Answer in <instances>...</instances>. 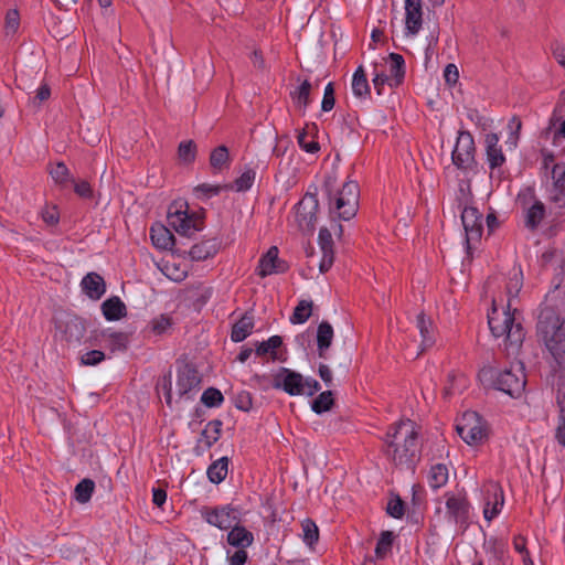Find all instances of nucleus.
<instances>
[{"label": "nucleus", "instance_id": "1", "mask_svg": "<svg viewBox=\"0 0 565 565\" xmlns=\"http://www.w3.org/2000/svg\"><path fill=\"white\" fill-rule=\"evenodd\" d=\"M383 452L397 469L414 472L420 459V446L415 423L402 419L391 425L383 439Z\"/></svg>", "mask_w": 565, "mask_h": 565}, {"label": "nucleus", "instance_id": "2", "mask_svg": "<svg viewBox=\"0 0 565 565\" xmlns=\"http://www.w3.org/2000/svg\"><path fill=\"white\" fill-rule=\"evenodd\" d=\"M537 332L559 367H565V308L544 305L537 321Z\"/></svg>", "mask_w": 565, "mask_h": 565}, {"label": "nucleus", "instance_id": "3", "mask_svg": "<svg viewBox=\"0 0 565 565\" xmlns=\"http://www.w3.org/2000/svg\"><path fill=\"white\" fill-rule=\"evenodd\" d=\"M322 191L328 199L331 216L349 221L356 215L360 189L355 181H347L338 186L337 178L328 174L324 177Z\"/></svg>", "mask_w": 565, "mask_h": 565}, {"label": "nucleus", "instance_id": "4", "mask_svg": "<svg viewBox=\"0 0 565 565\" xmlns=\"http://www.w3.org/2000/svg\"><path fill=\"white\" fill-rule=\"evenodd\" d=\"M510 305H508V308ZM488 324L495 338L504 337L509 353H516L525 338V331L521 322L516 321L515 312L510 310L499 311L493 301L492 310L488 315Z\"/></svg>", "mask_w": 565, "mask_h": 565}, {"label": "nucleus", "instance_id": "5", "mask_svg": "<svg viewBox=\"0 0 565 565\" xmlns=\"http://www.w3.org/2000/svg\"><path fill=\"white\" fill-rule=\"evenodd\" d=\"M478 377L484 386L493 387L512 397L521 395L526 384L521 370L516 374L512 370L498 371L492 366H484L479 371Z\"/></svg>", "mask_w": 565, "mask_h": 565}, {"label": "nucleus", "instance_id": "6", "mask_svg": "<svg viewBox=\"0 0 565 565\" xmlns=\"http://www.w3.org/2000/svg\"><path fill=\"white\" fill-rule=\"evenodd\" d=\"M458 435L468 445L481 444L487 437L484 420L478 413L469 411L463 413L456 426Z\"/></svg>", "mask_w": 565, "mask_h": 565}, {"label": "nucleus", "instance_id": "7", "mask_svg": "<svg viewBox=\"0 0 565 565\" xmlns=\"http://www.w3.org/2000/svg\"><path fill=\"white\" fill-rule=\"evenodd\" d=\"M475 152L476 146L472 135L469 131H459L451 154L454 164L463 171H475L477 168Z\"/></svg>", "mask_w": 565, "mask_h": 565}, {"label": "nucleus", "instance_id": "8", "mask_svg": "<svg viewBox=\"0 0 565 565\" xmlns=\"http://www.w3.org/2000/svg\"><path fill=\"white\" fill-rule=\"evenodd\" d=\"M168 222L177 233L184 236H191L203 228V218L194 213L189 214L186 210L183 211L182 205L169 207Z\"/></svg>", "mask_w": 565, "mask_h": 565}, {"label": "nucleus", "instance_id": "9", "mask_svg": "<svg viewBox=\"0 0 565 565\" xmlns=\"http://www.w3.org/2000/svg\"><path fill=\"white\" fill-rule=\"evenodd\" d=\"M319 201L316 193H306L296 205V221L303 232H312L317 222Z\"/></svg>", "mask_w": 565, "mask_h": 565}, {"label": "nucleus", "instance_id": "10", "mask_svg": "<svg viewBox=\"0 0 565 565\" xmlns=\"http://www.w3.org/2000/svg\"><path fill=\"white\" fill-rule=\"evenodd\" d=\"M203 519L211 525L221 530H228L233 524L238 523L239 512L231 504L215 508H204L202 510Z\"/></svg>", "mask_w": 565, "mask_h": 565}, {"label": "nucleus", "instance_id": "11", "mask_svg": "<svg viewBox=\"0 0 565 565\" xmlns=\"http://www.w3.org/2000/svg\"><path fill=\"white\" fill-rule=\"evenodd\" d=\"M271 385L274 388L281 390L291 396L305 394L303 376L287 367H280L273 375Z\"/></svg>", "mask_w": 565, "mask_h": 565}, {"label": "nucleus", "instance_id": "12", "mask_svg": "<svg viewBox=\"0 0 565 565\" xmlns=\"http://www.w3.org/2000/svg\"><path fill=\"white\" fill-rule=\"evenodd\" d=\"M461 221L466 232L467 252L470 253L471 243L478 242L482 235V214L472 206H467L461 212Z\"/></svg>", "mask_w": 565, "mask_h": 565}, {"label": "nucleus", "instance_id": "13", "mask_svg": "<svg viewBox=\"0 0 565 565\" xmlns=\"http://www.w3.org/2000/svg\"><path fill=\"white\" fill-rule=\"evenodd\" d=\"M423 25L422 0H405V33L415 36Z\"/></svg>", "mask_w": 565, "mask_h": 565}, {"label": "nucleus", "instance_id": "14", "mask_svg": "<svg viewBox=\"0 0 565 565\" xmlns=\"http://www.w3.org/2000/svg\"><path fill=\"white\" fill-rule=\"evenodd\" d=\"M287 269L285 262L278 258V248L271 246L258 262L257 274L260 277H266L277 273H284Z\"/></svg>", "mask_w": 565, "mask_h": 565}, {"label": "nucleus", "instance_id": "15", "mask_svg": "<svg viewBox=\"0 0 565 565\" xmlns=\"http://www.w3.org/2000/svg\"><path fill=\"white\" fill-rule=\"evenodd\" d=\"M487 501L483 510V515L488 521L495 518L504 502L503 491L498 483L491 482L487 487Z\"/></svg>", "mask_w": 565, "mask_h": 565}, {"label": "nucleus", "instance_id": "16", "mask_svg": "<svg viewBox=\"0 0 565 565\" xmlns=\"http://www.w3.org/2000/svg\"><path fill=\"white\" fill-rule=\"evenodd\" d=\"M447 514L455 523H466L469 518V503L465 498L448 497L446 501Z\"/></svg>", "mask_w": 565, "mask_h": 565}, {"label": "nucleus", "instance_id": "17", "mask_svg": "<svg viewBox=\"0 0 565 565\" xmlns=\"http://www.w3.org/2000/svg\"><path fill=\"white\" fill-rule=\"evenodd\" d=\"M200 384L199 373L192 367H184L178 375L177 388L181 397L186 396L193 390H199Z\"/></svg>", "mask_w": 565, "mask_h": 565}, {"label": "nucleus", "instance_id": "18", "mask_svg": "<svg viewBox=\"0 0 565 565\" xmlns=\"http://www.w3.org/2000/svg\"><path fill=\"white\" fill-rule=\"evenodd\" d=\"M83 291L94 300L100 299L106 292L104 278L97 273H88L81 281Z\"/></svg>", "mask_w": 565, "mask_h": 565}, {"label": "nucleus", "instance_id": "19", "mask_svg": "<svg viewBox=\"0 0 565 565\" xmlns=\"http://www.w3.org/2000/svg\"><path fill=\"white\" fill-rule=\"evenodd\" d=\"M486 153L487 160L491 169L501 167L505 162V157L499 146V136L497 134H488L486 136Z\"/></svg>", "mask_w": 565, "mask_h": 565}, {"label": "nucleus", "instance_id": "20", "mask_svg": "<svg viewBox=\"0 0 565 565\" xmlns=\"http://www.w3.org/2000/svg\"><path fill=\"white\" fill-rule=\"evenodd\" d=\"M64 337L67 342H79L86 332L85 321L76 316L70 317L64 326Z\"/></svg>", "mask_w": 565, "mask_h": 565}, {"label": "nucleus", "instance_id": "21", "mask_svg": "<svg viewBox=\"0 0 565 565\" xmlns=\"http://www.w3.org/2000/svg\"><path fill=\"white\" fill-rule=\"evenodd\" d=\"M102 311L106 320L116 321L127 315L126 305L120 300L119 297L114 296L108 298L102 303Z\"/></svg>", "mask_w": 565, "mask_h": 565}, {"label": "nucleus", "instance_id": "22", "mask_svg": "<svg viewBox=\"0 0 565 565\" xmlns=\"http://www.w3.org/2000/svg\"><path fill=\"white\" fill-rule=\"evenodd\" d=\"M254 542V535L246 527L233 524L227 533V543L234 547H248Z\"/></svg>", "mask_w": 565, "mask_h": 565}, {"label": "nucleus", "instance_id": "23", "mask_svg": "<svg viewBox=\"0 0 565 565\" xmlns=\"http://www.w3.org/2000/svg\"><path fill=\"white\" fill-rule=\"evenodd\" d=\"M254 329V316L250 312H245L243 317L234 323L231 332V339L234 342L244 341Z\"/></svg>", "mask_w": 565, "mask_h": 565}, {"label": "nucleus", "instance_id": "24", "mask_svg": "<svg viewBox=\"0 0 565 565\" xmlns=\"http://www.w3.org/2000/svg\"><path fill=\"white\" fill-rule=\"evenodd\" d=\"M153 245L161 249H170L174 245V236L166 226L158 224L150 228Z\"/></svg>", "mask_w": 565, "mask_h": 565}, {"label": "nucleus", "instance_id": "25", "mask_svg": "<svg viewBox=\"0 0 565 565\" xmlns=\"http://www.w3.org/2000/svg\"><path fill=\"white\" fill-rule=\"evenodd\" d=\"M416 326L422 335V351H425L435 343L433 321L427 319L424 312H420L417 316Z\"/></svg>", "mask_w": 565, "mask_h": 565}, {"label": "nucleus", "instance_id": "26", "mask_svg": "<svg viewBox=\"0 0 565 565\" xmlns=\"http://www.w3.org/2000/svg\"><path fill=\"white\" fill-rule=\"evenodd\" d=\"M333 340V328L328 321H322L317 330V347L320 358L326 359L327 350L331 347Z\"/></svg>", "mask_w": 565, "mask_h": 565}, {"label": "nucleus", "instance_id": "27", "mask_svg": "<svg viewBox=\"0 0 565 565\" xmlns=\"http://www.w3.org/2000/svg\"><path fill=\"white\" fill-rule=\"evenodd\" d=\"M391 61V87H397L403 83L405 76V61L401 54L390 53Z\"/></svg>", "mask_w": 565, "mask_h": 565}, {"label": "nucleus", "instance_id": "28", "mask_svg": "<svg viewBox=\"0 0 565 565\" xmlns=\"http://www.w3.org/2000/svg\"><path fill=\"white\" fill-rule=\"evenodd\" d=\"M352 92H353L354 96H356L359 98H365L371 93L366 73L362 65H360L353 74Z\"/></svg>", "mask_w": 565, "mask_h": 565}, {"label": "nucleus", "instance_id": "29", "mask_svg": "<svg viewBox=\"0 0 565 565\" xmlns=\"http://www.w3.org/2000/svg\"><path fill=\"white\" fill-rule=\"evenodd\" d=\"M227 471L228 458L222 457L209 466L206 473L211 482L218 484L226 478Z\"/></svg>", "mask_w": 565, "mask_h": 565}, {"label": "nucleus", "instance_id": "30", "mask_svg": "<svg viewBox=\"0 0 565 565\" xmlns=\"http://www.w3.org/2000/svg\"><path fill=\"white\" fill-rule=\"evenodd\" d=\"M222 420L213 419L209 422L201 434V441L206 448H211L221 437Z\"/></svg>", "mask_w": 565, "mask_h": 565}, {"label": "nucleus", "instance_id": "31", "mask_svg": "<svg viewBox=\"0 0 565 565\" xmlns=\"http://www.w3.org/2000/svg\"><path fill=\"white\" fill-rule=\"evenodd\" d=\"M102 337L105 339L106 345L111 352L125 351L127 349L129 338L128 334L124 332L102 331Z\"/></svg>", "mask_w": 565, "mask_h": 565}, {"label": "nucleus", "instance_id": "32", "mask_svg": "<svg viewBox=\"0 0 565 565\" xmlns=\"http://www.w3.org/2000/svg\"><path fill=\"white\" fill-rule=\"evenodd\" d=\"M545 216V205L541 201H535L526 211L525 225L535 230Z\"/></svg>", "mask_w": 565, "mask_h": 565}, {"label": "nucleus", "instance_id": "33", "mask_svg": "<svg viewBox=\"0 0 565 565\" xmlns=\"http://www.w3.org/2000/svg\"><path fill=\"white\" fill-rule=\"evenodd\" d=\"M448 481V468L444 463H436L431 466L428 473L429 486L434 489H439Z\"/></svg>", "mask_w": 565, "mask_h": 565}, {"label": "nucleus", "instance_id": "34", "mask_svg": "<svg viewBox=\"0 0 565 565\" xmlns=\"http://www.w3.org/2000/svg\"><path fill=\"white\" fill-rule=\"evenodd\" d=\"M216 253L215 244L210 241L201 242L191 247L189 254L193 260L201 262L205 260Z\"/></svg>", "mask_w": 565, "mask_h": 565}, {"label": "nucleus", "instance_id": "35", "mask_svg": "<svg viewBox=\"0 0 565 565\" xmlns=\"http://www.w3.org/2000/svg\"><path fill=\"white\" fill-rule=\"evenodd\" d=\"M230 154L225 146L216 147L210 154V164L214 171H222L228 168Z\"/></svg>", "mask_w": 565, "mask_h": 565}, {"label": "nucleus", "instance_id": "36", "mask_svg": "<svg viewBox=\"0 0 565 565\" xmlns=\"http://www.w3.org/2000/svg\"><path fill=\"white\" fill-rule=\"evenodd\" d=\"M313 302L309 300H300L290 317L292 324L305 323L311 316Z\"/></svg>", "mask_w": 565, "mask_h": 565}, {"label": "nucleus", "instance_id": "37", "mask_svg": "<svg viewBox=\"0 0 565 565\" xmlns=\"http://www.w3.org/2000/svg\"><path fill=\"white\" fill-rule=\"evenodd\" d=\"M95 490V482L92 479L85 478L78 482L74 490V497L79 503H87Z\"/></svg>", "mask_w": 565, "mask_h": 565}, {"label": "nucleus", "instance_id": "38", "mask_svg": "<svg viewBox=\"0 0 565 565\" xmlns=\"http://www.w3.org/2000/svg\"><path fill=\"white\" fill-rule=\"evenodd\" d=\"M312 85L309 81L305 79L297 89L290 93L292 100L303 108L308 107L311 103L310 93Z\"/></svg>", "mask_w": 565, "mask_h": 565}, {"label": "nucleus", "instance_id": "39", "mask_svg": "<svg viewBox=\"0 0 565 565\" xmlns=\"http://www.w3.org/2000/svg\"><path fill=\"white\" fill-rule=\"evenodd\" d=\"M173 321L168 315H160L153 318L149 324V331L154 335L166 334L172 327Z\"/></svg>", "mask_w": 565, "mask_h": 565}, {"label": "nucleus", "instance_id": "40", "mask_svg": "<svg viewBox=\"0 0 565 565\" xmlns=\"http://www.w3.org/2000/svg\"><path fill=\"white\" fill-rule=\"evenodd\" d=\"M334 404L333 393L331 391H324L313 399L311 408L317 414H322L331 409Z\"/></svg>", "mask_w": 565, "mask_h": 565}, {"label": "nucleus", "instance_id": "41", "mask_svg": "<svg viewBox=\"0 0 565 565\" xmlns=\"http://www.w3.org/2000/svg\"><path fill=\"white\" fill-rule=\"evenodd\" d=\"M447 380L448 384L444 388L446 397L452 395L456 391L463 388L467 384V379L462 373L450 372Z\"/></svg>", "mask_w": 565, "mask_h": 565}, {"label": "nucleus", "instance_id": "42", "mask_svg": "<svg viewBox=\"0 0 565 565\" xmlns=\"http://www.w3.org/2000/svg\"><path fill=\"white\" fill-rule=\"evenodd\" d=\"M301 529H302V540L307 545L312 546L313 544H316L318 542L319 529L312 520H310V519L303 520L301 522Z\"/></svg>", "mask_w": 565, "mask_h": 565}, {"label": "nucleus", "instance_id": "43", "mask_svg": "<svg viewBox=\"0 0 565 565\" xmlns=\"http://www.w3.org/2000/svg\"><path fill=\"white\" fill-rule=\"evenodd\" d=\"M232 185L225 184V185H212L209 183H203L194 188V193L198 199H210L212 196H215L220 194L222 190L232 189Z\"/></svg>", "mask_w": 565, "mask_h": 565}, {"label": "nucleus", "instance_id": "44", "mask_svg": "<svg viewBox=\"0 0 565 565\" xmlns=\"http://www.w3.org/2000/svg\"><path fill=\"white\" fill-rule=\"evenodd\" d=\"M50 174L60 185H67L68 182H74V180L71 178L70 170L64 162H57L54 167H52Z\"/></svg>", "mask_w": 565, "mask_h": 565}, {"label": "nucleus", "instance_id": "45", "mask_svg": "<svg viewBox=\"0 0 565 565\" xmlns=\"http://www.w3.org/2000/svg\"><path fill=\"white\" fill-rule=\"evenodd\" d=\"M393 544V533L384 531L376 543L375 554L377 558L383 559L391 552Z\"/></svg>", "mask_w": 565, "mask_h": 565}, {"label": "nucleus", "instance_id": "46", "mask_svg": "<svg viewBox=\"0 0 565 565\" xmlns=\"http://www.w3.org/2000/svg\"><path fill=\"white\" fill-rule=\"evenodd\" d=\"M178 156L181 161L192 163L196 157V145L194 141H182L178 147Z\"/></svg>", "mask_w": 565, "mask_h": 565}, {"label": "nucleus", "instance_id": "47", "mask_svg": "<svg viewBox=\"0 0 565 565\" xmlns=\"http://www.w3.org/2000/svg\"><path fill=\"white\" fill-rule=\"evenodd\" d=\"M223 399L221 391L214 387L206 388L201 396V402L207 407L220 406Z\"/></svg>", "mask_w": 565, "mask_h": 565}, {"label": "nucleus", "instance_id": "48", "mask_svg": "<svg viewBox=\"0 0 565 565\" xmlns=\"http://www.w3.org/2000/svg\"><path fill=\"white\" fill-rule=\"evenodd\" d=\"M552 179L556 193L565 191V163H555L552 168Z\"/></svg>", "mask_w": 565, "mask_h": 565}, {"label": "nucleus", "instance_id": "49", "mask_svg": "<svg viewBox=\"0 0 565 565\" xmlns=\"http://www.w3.org/2000/svg\"><path fill=\"white\" fill-rule=\"evenodd\" d=\"M561 388H558L557 403L559 405L558 424L555 430V438L559 445L565 447V407L559 399Z\"/></svg>", "mask_w": 565, "mask_h": 565}, {"label": "nucleus", "instance_id": "50", "mask_svg": "<svg viewBox=\"0 0 565 565\" xmlns=\"http://www.w3.org/2000/svg\"><path fill=\"white\" fill-rule=\"evenodd\" d=\"M256 177V172L252 169H248L242 173L239 178H237L234 182L236 191H246L252 188L254 180Z\"/></svg>", "mask_w": 565, "mask_h": 565}, {"label": "nucleus", "instance_id": "51", "mask_svg": "<svg viewBox=\"0 0 565 565\" xmlns=\"http://www.w3.org/2000/svg\"><path fill=\"white\" fill-rule=\"evenodd\" d=\"M386 512L395 519H402L405 514V504L403 500L396 495L392 498L386 507Z\"/></svg>", "mask_w": 565, "mask_h": 565}, {"label": "nucleus", "instance_id": "52", "mask_svg": "<svg viewBox=\"0 0 565 565\" xmlns=\"http://www.w3.org/2000/svg\"><path fill=\"white\" fill-rule=\"evenodd\" d=\"M318 243L322 253H334L331 232L327 227L319 231Z\"/></svg>", "mask_w": 565, "mask_h": 565}, {"label": "nucleus", "instance_id": "53", "mask_svg": "<svg viewBox=\"0 0 565 565\" xmlns=\"http://www.w3.org/2000/svg\"><path fill=\"white\" fill-rule=\"evenodd\" d=\"M234 404L236 408L248 412L253 407L252 394L247 391L238 392L234 397Z\"/></svg>", "mask_w": 565, "mask_h": 565}, {"label": "nucleus", "instance_id": "54", "mask_svg": "<svg viewBox=\"0 0 565 565\" xmlns=\"http://www.w3.org/2000/svg\"><path fill=\"white\" fill-rule=\"evenodd\" d=\"M20 25V15L18 10L11 9L6 14V33L7 34H14Z\"/></svg>", "mask_w": 565, "mask_h": 565}, {"label": "nucleus", "instance_id": "55", "mask_svg": "<svg viewBox=\"0 0 565 565\" xmlns=\"http://www.w3.org/2000/svg\"><path fill=\"white\" fill-rule=\"evenodd\" d=\"M307 136H308V134L306 130H302L298 134L297 141H298L300 148L309 153H315V152L319 151V149H320L319 143L315 140H311V141L306 140Z\"/></svg>", "mask_w": 565, "mask_h": 565}, {"label": "nucleus", "instance_id": "56", "mask_svg": "<svg viewBox=\"0 0 565 565\" xmlns=\"http://www.w3.org/2000/svg\"><path fill=\"white\" fill-rule=\"evenodd\" d=\"M334 104H335V98H334L333 84L329 83L324 88L321 108L323 111H330L334 107Z\"/></svg>", "mask_w": 565, "mask_h": 565}, {"label": "nucleus", "instance_id": "57", "mask_svg": "<svg viewBox=\"0 0 565 565\" xmlns=\"http://www.w3.org/2000/svg\"><path fill=\"white\" fill-rule=\"evenodd\" d=\"M105 360V354L99 350H92L82 355L81 361L84 365H96Z\"/></svg>", "mask_w": 565, "mask_h": 565}, {"label": "nucleus", "instance_id": "58", "mask_svg": "<svg viewBox=\"0 0 565 565\" xmlns=\"http://www.w3.org/2000/svg\"><path fill=\"white\" fill-rule=\"evenodd\" d=\"M42 218L47 225H56L60 220V213L56 206H45L42 211Z\"/></svg>", "mask_w": 565, "mask_h": 565}, {"label": "nucleus", "instance_id": "59", "mask_svg": "<svg viewBox=\"0 0 565 565\" xmlns=\"http://www.w3.org/2000/svg\"><path fill=\"white\" fill-rule=\"evenodd\" d=\"M444 78L448 85L454 86L459 79L458 67L452 63L447 64L444 70Z\"/></svg>", "mask_w": 565, "mask_h": 565}, {"label": "nucleus", "instance_id": "60", "mask_svg": "<svg viewBox=\"0 0 565 565\" xmlns=\"http://www.w3.org/2000/svg\"><path fill=\"white\" fill-rule=\"evenodd\" d=\"M237 551L232 555L227 552V559L231 565H244L247 561V547H236Z\"/></svg>", "mask_w": 565, "mask_h": 565}, {"label": "nucleus", "instance_id": "61", "mask_svg": "<svg viewBox=\"0 0 565 565\" xmlns=\"http://www.w3.org/2000/svg\"><path fill=\"white\" fill-rule=\"evenodd\" d=\"M521 126V120L518 117H512V119L509 122V128L512 130L508 140L509 143L516 146Z\"/></svg>", "mask_w": 565, "mask_h": 565}, {"label": "nucleus", "instance_id": "62", "mask_svg": "<svg viewBox=\"0 0 565 565\" xmlns=\"http://www.w3.org/2000/svg\"><path fill=\"white\" fill-rule=\"evenodd\" d=\"M75 193L84 199H89L93 195V190L87 181L73 182Z\"/></svg>", "mask_w": 565, "mask_h": 565}, {"label": "nucleus", "instance_id": "63", "mask_svg": "<svg viewBox=\"0 0 565 565\" xmlns=\"http://www.w3.org/2000/svg\"><path fill=\"white\" fill-rule=\"evenodd\" d=\"M391 77L386 75L385 73H375L373 77V85L376 89L377 95H382V90L385 84L390 85Z\"/></svg>", "mask_w": 565, "mask_h": 565}, {"label": "nucleus", "instance_id": "64", "mask_svg": "<svg viewBox=\"0 0 565 565\" xmlns=\"http://www.w3.org/2000/svg\"><path fill=\"white\" fill-rule=\"evenodd\" d=\"M282 344V339L279 335H273L266 341V345L270 351V356L273 360L278 359L276 349H278Z\"/></svg>", "mask_w": 565, "mask_h": 565}]
</instances>
